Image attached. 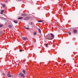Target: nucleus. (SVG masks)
Masks as SVG:
<instances>
[{"label": "nucleus", "instance_id": "10", "mask_svg": "<svg viewBox=\"0 0 78 78\" xmlns=\"http://www.w3.org/2000/svg\"><path fill=\"white\" fill-rule=\"evenodd\" d=\"M38 31L40 33H41V29H38Z\"/></svg>", "mask_w": 78, "mask_h": 78}, {"label": "nucleus", "instance_id": "3", "mask_svg": "<svg viewBox=\"0 0 78 78\" xmlns=\"http://www.w3.org/2000/svg\"><path fill=\"white\" fill-rule=\"evenodd\" d=\"M30 19V18L29 17H25L24 19V20H28V19Z\"/></svg>", "mask_w": 78, "mask_h": 78}, {"label": "nucleus", "instance_id": "13", "mask_svg": "<svg viewBox=\"0 0 78 78\" xmlns=\"http://www.w3.org/2000/svg\"><path fill=\"white\" fill-rule=\"evenodd\" d=\"M23 18V17H20L18 18V19H22Z\"/></svg>", "mask_w": 78, "mask_h": 78}, {"label": "nucleus", "instance_id": "16", "mask_svg": "<svg viewBox=\"0 0 78 78\" xmlns=\"http://www.w3.org/2000/svg\"><path fill=\"white\" fill-rule=\"evenodd\" d=\"M25 28H26V29H27V30H29L30 29L28 27H25Z\"/></svg>", "mask_w": 78, "mask_h": 78}, {"label": "nucleus", "instance_id": "5", "mask_svg": "<svg viewBox=\"0 0 78 78\" xmlns=\"http://www.w3.org/2000/svg\"><path fill=\"white\" fill-rule=\"evenodd\" d=\"M4 11H5L4 10H1V12H0V14H3V12H4Z\"/></svg>", "mask_w": 78, "mask_h": 78}, {"label": "nucleus", "instance_id": "6", "mask_svg": "<svg viewBox=\"0 0 78 78\" xmlns=\"http://www.w3.org/2000/svg\"><path fill=\"white\" fill-rule=\"evenodd\" d=\"M74 33H76V32H77V30H73Z\"/></svg>", "mask_w": 78, "mask_h": 78}, {"label": "nucleus", "instance_id": "12", "mask_svg": "<svg viewBox=\"0 0 78 78\" xmlns=\"http://www.w3.org/2000/svg\"><path fill=\"white\" fill-rule=\"evenodd\" d=\"M33 34L34 35H36V32H34Z\"/></svg>", "mask_w": 78, "mask_h": 78}, {"label": "nucleus", "instance_id": "9", "mask_svg": "<svg viewBox=\"0 0 78 78\" xmlns=\"http://www.w3.org/2000/svg\"><path fill=\"white\" fill-rule=\"evenodd\" d=\"M23 72L24 73V74H26V73H25V70H23Z\"/></svg>", "mask_w": 78, "mask_h": 78}, {"label": "nucleus", "instance_id": "21", "mask_svg": "<svg viewBox=\"0 0 78 78\" xmlns=\"http://www.w3.org/2000/svg\"><path fill=\"white\" fill-rule=\"evenodd\" d=\"M2 75H5V73H3Z\"/></svg>", "mask_w": 78, "mask_h": 78}, {"label": "nucleus", "instance_id": "7", "mask_svg": "<svg viewBox=\"0 0 78 78\" xmlns=\"http://www.w3.org/2000/svg\"><path fill=\"white\" fill-rule=\"evenodd\" d=\"M13 22H14V23H17V21L16 20H14Z\"/></svg>", "mask_w": 78, "mask_h": 78}, {"label": "nucleus", "instance_id": "19", "mask_svg": "<svg viewBox=\"0 0 78 78\" xmlns=\"http://www.w3.org/2000/svg\"><path fill=\"white\" fill-rule=\"evenodd\" d=\"M0 27H2V25L0 24Z\"/></svg>", "mask_w": 78, "mask_h": 78}, {"label": "nucleus", "instance_id": "1", "mask_svg": "<svg viewBox=\"0 0 78 78\" xmlns=\"http://www.w3.org/2000/svg\"><path fill=\"white\" fill-rule=\"evenodd\" d=\"M54 37L55 35L53 34H50L49 35H47L46 37V39L49 40H52Z\"/></svg>", "mask_w": 78, "mask_h": 78}, {"label": "nucleus", "instance_id": "8", "mask_svg": "<svg viewBox=\"0 0 78 78\" xmlns=\"http://www.w3.org/2000/svg\"><path fill=\"white\" fill-rule=\"evenodd\" d=\"M8 27L10 28H12V26H11V25H9L8 26Z\"/></svg>", "mask_w": 78, "mask_h": 78}, {"label": "nucleus", "instance_id": "14", "mask_svg": "<svg viewBox=\"0 0 78 78\" xmlns=\"http://www.w3.org/2000/svg\"><path fill=\"white\" fill-rule=\"evenodd\" d=\"M2 6L3 8H5V4H3L2 5Z\"/></svg>", "mask_w": 78, "mask_h": 78}, {"label": "nucleus", "instance_id": "18", "mask_svg": "<svg viewBox=\"0 0 78 78\" xmlns=\"http://www.w3.org/2000/svg\"><path fill=\"white\" fill-rule=\"evenodd\" d=\"M69 35H71V32H69Z\"/></svg>", "mask_w": 78, "mask_h": 78}, {"label": "nucleus", "instance_id": "15", "mask_svg": "<svg viewBox=\"0 0 78 78\" xmlns=\"http://www.w3.org/2000/svg\"><path fill=\"white\" fill-rule=\"evenodd\" d=\"M38 22H43V21L42 20H40L38 21Z\"/></svg>", "mask_w": 78, "mask_h": 78}, {"label": "nucleus", "instance_id": "2", "mask_svg": "<svg viewBox=\"0 0 78 78\" xmlns=\"http://www.w3.org/2000/svg\"><path fill=\"white\" fill-rule=\"evenodd\" d=\"M20 75L21 76L23 77V78H24V77L25 76H24V74H23L22 73H20Z\"/></svg>", "mask_w": 78, "mask_h": 78}, {"label": "nucleus", "instance_id": "20", "mask_svg": "<svg viewBox=\"0 0 78 78\" xmlns=\"http://www.w3.org/2000/svg\"><path fill=\"white\" fill-rule=\"evenodd\" d=\"M22 51V50H20V52H21V51Z\"/></svg>", "mask_w": 78, "mask_h": 78}, {"label": "nucleus", "instance_id": "4", "mask_svg": "<svg viewBox=\"0 0 78 78\" xmlns=\"http://www.w3.org/2000/svg\"><path fill=\"white\" fill-rule=\"evenodd\" d=\"M7 76H8V77H11V74H10V73L9 72L8 73V74L7 75Z\"/></svg>", "mask_w": 78, "mask_h": 78}, {"label": "nucleus", "instance_id": "11", "mask_svg": "<svg viewBox=\"0 0 78 78\" xmlns=\"http://www.w3.org/2000/svg\"><path fill=\"white\" fill-rule=\"evenodd\" d=\"M23 40H24V41H26V38L25 37L23 38Z\"/></svg>", "mask_w": 78, "mask_h": 78}, {"label": "nucleus", "instance_id": "17", "mask_svg": "<svg viewBox=\"0 0 78 78\" xmlns=\"http://www.w3.org/2000/svg\"><path fill=\"white\" fill-rule=\"evenodd\" d=\"M48 44H46V47H48Z\"/></svg>", "mask_w": 78, "mask_h": 78}]
</instances>
